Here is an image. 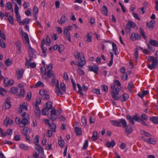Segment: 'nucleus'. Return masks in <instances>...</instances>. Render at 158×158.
I'll return each mask as SVG.
<instances>
[{
  "label": "nucleus",
  "mask_w": 158,
  "mask_h": 158,
  "mask_svg": "<svg viewBox=\"0 0 158 158\" xmlns=\"http://www.w3.org/2000/svg\"><path fill=\"white\" fill-rule=\"evenodd\" d=\"M110 122L112 125L118 127H121L123 128H125L127 126V122L123 118H120L118 121L111 120Z\"/></svg>",
  "instance_id": "nucleus-4"
},
{
  "label": "nucleus",
  "mask_w": 158,
  "mask_h": 158,
  "mask_svg": "<svg viewBox=\"0 0 158 158\" xmlns=\"http://www.w3.org/2000/svg\"><path fill=\"white\" fill-rule=\"evenodd\" d=\"M149 120L155 124H158V117L157 116L150 117Z\"/></svg>",
  "instance_id": "nucleus-25"
},
{
  "label": "nucleus",
  "mask_w": 158,
  "mask_h": 158,
  "mask_svg": "<svg viewBox=\"0 0 158 158\" xmlns=\"http://www.w3.org/2000/svg\"><path fill=\"white\" fill-rule=\"evenodd\" d=\"M75 130L77 135H80L82 134V131L80 128L76 127L75 128Z\"/></svg>",
  "instance_id": "nucleus-32"
},
{
  "label": "nucleus",
  "mask_w": 158,
  "mask_h": 158,
  "mask_svg": "<svg viewBox=\"0 0 158 158\" xmlns=\"http://www.w3.org/2000/svg\"><path fill=\"white\" fill-rule=\"evenodd\" d=\"M35 86L36 87H43L44 85V84L42 82L40 81H39L35 84Z\"/></svg>",
  "instance_id": "nucleus-50"
},
{
  "label": "nucleus",
  "mask_w": 158,
  "mask_h": 158,
  "mask_svg": "<svg viewBox=\"0 0 158 158\" xmlns=\"http://www.w3.org/2000/svg\"><path fill=\"white\" fill-rule=\"evenodd\" d=\"M8 19L10 23L12 25H13L14 21L13 17L11 15L9 16Z\"/></svg>",
  "instance_id": "nucleus-49"
},
{
  "label": "nucleus",
  "mask_w": 158,
  "mask_h": 158,
  "mask_svg": "<svg viewBox=\"0 0 158 158\" xmlns=\"http://www.w3.org/2000/svg\"><path fill=\"white\" fill-rule=\"evenodd\" d=\"M52 102L50 101H48L46 103V108L48 110H49L52 108Z\"/></svg>",
  "instance_id": "nucleus-29"
},
{
  "label": "nucleus",
  "mask_w": 158,
  "mask_h": 158,
  "mask_svg": "<svg viewBox=\"0 0 158 158\" xmlns=\"http://www.w3.org/2000/svg\"><path fill=\"white\" fill-rule=\"evenodd\" d=\"M6 64L8 66H10L12 64V62L10 59L9 58L7 59L5 62Z\"/></svg>",
  "instance_id": "nucleus-46"
},
{
  "label": "nucleus",
  "mask_w": 158,
  "mask_h": 158,
  "mask_svg": "<svg viewBox=\"0 0 158 158\" xmlns=\"http://www.w3.org/2000/svg\"><path fill=\"white\" fill-rule=\"evenodd\" d=\"M125 130V133L127 135H129L131 134L133 131V127L130 124L127 125Z\"/></svg>",
  "instance_id": "nucleus-14"
},
{
  "label": "nucleus",
  "mask_w": 158,
  "mask_h": 158,
  "mask_svg": "<svg viewBox=\"0 0 158 158\" xmlns=\"http://www.w3.org/2000/svg\"><path fill=\"white\" fill-rule=\"evenodd\" d=\"M58 50L60 52H62L64 49V46L63 45H60L58 46Z\"/></svg>",
  "instance_id": "nucleus-58"
},
{
  "label": "nucleus",
  "mask_w": 158,
  "mask_h": 158,
  "mask_svg": "<svg viewBox=\"0 0 158 158\" xmlns=\"http://www.w3.org/2000/svg\"><path fill=\"white\" fill-rule=\"evenodd\" d=\"M47 91L43 89L40 90L39 92V93L41 95L44 96V99L49 100L50 98V97L49 94H47Z\"/></svg>",
  "instance_id": "nucleus-8"
},
{
  "label": "nucleus",
  "mask_w": 158,
  "mask_h": 158,
  "mask_svg": "<svg viewBox=\"0 0 158 158\" xmlns=\"http://www.w3.org/2000/svg\"><path fill=\"white\" fill-rule=\"evenodd\" d=\"M113 91L111 92L112 98L116 100H118L119 99V97Z\"/></svg>",
  "instance_id": "nucleus-36"
},
{
  "label": "nucleus",
  "mask_w": 158,
  "mask_h": 158,
  "mask_svg": "<svg viewBox=\"0 0 158 158\" xmlns=\"http://www.w3.org/2000/svg\"><path fill=\"white\" fill-rule=\"evenodd\" d=\"M134 87V86L133 85V82L132 81H130L128 85L127 88L128 89H131V88Z\"/></svg>",
  "instance_id": "nucleus-61"
},
{
  "label": "nucleus",
  "mask_w": 158,
  "mask_h": 158,
  "mask_svg": "<svg viewBox=\"0 0 158 158\" xmlns=\"http://www.w3.org/2000/svg\"><path fill=\"white\" fill-rule=\"evenodd\" d=\"M13 121L12 120L10 119L9 118H6L5 120L4 121L5 125L7 127L8 125H11L12 124Z\"/></svg>",
  "instance_id": "nucleus-23"
},
{
  "label": "nucleus",
  "mask_w": 158,
  "mask_h": 158,
  "mask_svg": "<svg viewBox=\"0 0 158 158\" xmlns=\"http://www.w3.org/2000/svg\"><path fill=\"white\" fill-rule=\"evenodd\" d=\"M22 35L23 38L24 39L27 43L29 44L30 42L28 34L27 33L24 32L22 34Z\"/></svg>",
  "instance_id": "nucleus-26"
},
{
  "label": "nucleus",
  "mask_w": 158,
  "mask_h": 158,
  "mask_svg": "<svg viewBox=\"0 0 158 158\" xmlns=\"http://www.w3.org/2000/svg\"><path fill=\"white\" fill-rule=\"evenodd\" d=\"M53 65L50 63L46 66V68L44 66H42L40 68L41 73L42 74V77L45 80H47L49 78L55 77L54 72L52 71Z\"/></svg>",
  "instance_id": "nucleus-1"
},
{
  "label": "nucleus",
  "mask_w": 158,
  "mask_h": 158,
  "mask_svg": "<svg viewBox=\"0 0 158 158\" xmlns=\"http://www.w3.org/2000/svg\"><path fill=\"white\" fill-rule=\"evenodd\" d=\"M48 110H47L46 109L44 108L42 110V114L44 115H47L48 114Z\"/></svg>",
  "instance_id": "nucleus-48"
},
{
  "label": "nucleus",
  "mask_w": 158,
  "mask_h": 158,
  "mask_svg": "<svg viewBox=\"0 0 158 158\" xmlns=\"http://www.w3.org/2000/svg\"><path fill=\"white\" fill-rule=\"evenodd\" d=\"M144 141L148 144H154L156 143V141L154 139L152 138H149L148 139H145Z\"/></svg>",
  "instance_id": "nucleus-20"
},
{
  "label": "nucleus",
  "mask_w": 158,
  "mask_h": 158,
  "mask_svg": "<svg viewBox=\"0 0 158 158\" xmlns=\"http://www.w3.org/2000/svg\"><path fill=\"white\" fill-rule=\"evenodd\" d=\"M30 19L28 18H26L21 21L20 24L21 25H24L25 24H28L29 22Z\"/></svg>",
  "instance_id": "nucleus-34"
},
{
  "label": "nucleus",
  "mask_w": 158,
  "mask_h": 158,
  "mask_svg": "<svg viewBox=\"0 0 158 158\" xmlns=\"http://www.w3.org/2000/svg\"><path fill=\"white\" fill-rule=\"evenodd\" d=\"M35 148L36 151H37L39 153L44 154V149L41 145L36 144L35 145Z\"/></svg>",
  "instance_id": "nucleus-16"
},
{
  "label": "nucleus",
  "mask_w": 158,
  "mask_h": 158,
  "mask_svg": "<svg viewBox=\"0 0 158 158\" xmlns=\"http://www.w3.org/2000/svg\"><path fill=\"white\" fill-rule=\"evenodd\" d=\"M155 23L154 20H151L149 23L148 22L147 23V25L150 29L152 30L154 27V23Z\"/></svg>",
  "instance_id": "nucleus-19"
},
{
  "label": "nucleus",
  "mask_w": 158,
  "mask_h": 158,
  "mask_svg": "<svg viewBox=\"0 0 158 158\" xmlns=\"http://www.w3.org/2000/svg\"><path fill=\"white\" fill-rule=\"evenodd\" d=\"M122 79L124 80L125 81L127 80V73H124L123 74L122 76Z\"/></svg>",
  "instance_id": "nucleus-55"
},
{
  "label": "nucleus",
  "mask_w": 158,
  "mask_h": 158,
  "mask_svg": "<svg viewBox=\"0 0 158 158\" xmlns=\"http://www.w3.org/2000/svg\"><path fill=\"white\" fill-rule=\"evenodd\" d=\"M58 144L60 146L63 147L64 144V141L61 138L60 139L58 140Z\"/></svg>",
  "instance_id": "nucleus-47"
},
{
  "label": "nucleus",
  "mask_w": 158,
  "mask_h": 158,
  "mask_svg": "<svg viewBox=\"0 0 158 158\" xmlns=\"http://www.w3.org/2000/svg\"><path fill=\"white\" fill-rule=\"evenodd\" d=\"M50 128L54 132H56V127L55 124L54 123L50 124L49 126Z\"/></svg>",
  "instance_id": "nucleus-45"
},
{
  "label": "nucleus",
  "mask_w": 158,
  "mask_h": 158,
  "mask_svg": "<svg viewBox=\"0 0 158 158\" xmlns=\"http://www.w3.org/2000/svg\"><path fill=\"white\" fill-rule=\"evenodd\" d=\"M0 46L2 48H6L5 43L2 40H0Z\"/></svg>",
  "instance_id": "nucleus-54"
},
{
  "label": "nucleus",
  "mask_w": 158,
  "mask_h": 158,
  "mask_svg": "<svg viewBox=\"0 0 158 158\" xmlns=\"http://www.w3.org/2000/svg\"><path fill=\"white\" fill-rule=\"evenodd\" d=\"M20 94H19L18 96L21 98H23L24 97L25 92L23 88H20L19 89Z\"/></svg>",
  "instance_id": "nucleus-31"
},
{
  "label": "nucleus",
  "mask_w": 158,
  "mask_h": 158,
  "mask_svg": "<svg viewBox=\"0 0 158 158\" xmlns=\"http://www.w3.org/2000/svg\"><path fill=\"white\" fill-rule=\"evenodd\" d=\"M63 34L66 38L70 42H71L70 32L68 31V29H64L63 31Z\"/></svg>",
  "instance_id": "nucleus-12"
},
{
  "label": "nucleus",
  "mask_w": 158,
  "mask_h": 158,
  "mask_svg": "<svg viewBox=\"0 0 158 158\" xmlns=\"http://www.w3.org/2000/svg\"><path fill=\"white\" fill-rule=\"evenodd\" d=\"M141 37L138 33H132L130 37L131 40L132 41H134L140 39Z\"/></svg>",
  "instance_id": "nucleus-11"
},
{
  "label": "nucleus",
  "mask_w": 158,
  "mask_h": 158,
  "mask_svg": "<svg viewBox=\"0 0 158 158\" xmlns=\"http://www.w3.org/2000/svg\"><path fill=\"white\" fill-rule=\"evenodd\" d=\"M132 117L133 118V119L134 120H135V121H137L138 122H140V119L138 116V114L137 113H136L135 115H133L132 116Z\"/></svg>",
  "instance_id": "nucleus-40"
},
{
  "label": "nucleus",
  "mask_w": 158,
  "mask_h": 158,
  "mask_svg": "<svg viewBox=\"0 0 158 158\" xmlns=\"http://www.w3.org/2000/svg\"><path fill=\"white\" fill-rule=\"evenodd\" d=\"M17 74V77L18 79H19L22 78L24 73V71L23 69H21L17 70L16 72Z\"/></svg>",
  "instance_id": "nucleus-15"
},
{
  "label": "nucleus",
  "mask_w": 158,
  "mask_h": 158,
  "mask_svg": "<svg viewBox=\"0 0 158 158\" xmlns=\"http://www.w3.org/2000/svg\"><path fill=\"white\" fill-rule=\"evenodd\" d=\"M127 119L129 121V123L132 124V125H134L135 122L134 121L133 117L127 114L126 116Z\"/></svg>",
  "instance_id": "nucleus-22"
},
{
  "label": "nucleus",
  "mask_w": 158,
  "mask_h": 158,
  "mask_svg": "<svg viewBox=\"0 0 158 158\" xmlns=\"http://www.w3.org/2000/svg\"><path fill=\"white\" fill-rule=\"evenodd\" d=\"M16 123L21 127H24L29 124L30 122L27 118H23L21 120L20 118L16 117L15 119Z\"/></svg>",
  "instance_id": "nucleus-5"
},
{
  "label": "nucleus",
  "mask_w": 158,
  "mask_h": 158,
  "mask_svg": "<svg viewBox=\"0 0 158 158\" xmlns=\"http://www.w3.org/2000/svg\"><path fill=\"white\" fill-rule=\"evenodd\" d=\"M87 118L85 116H82L81 118V121L83 124V126L85 127L87 125Z\"/></svg>",
  "instance_id": "nucleus-35"
},
{
  "label": "nucleus",
  "mask_w": 158,
  "mask_h": 158,
  "mask_svg": "<svg viewBox=\"0 0 158 158\" xmlns=\"http://www.w3.org/2000/svg\"><path fill=\"white\" fill-rule=\"evenodd\" d=\"M88 146V140H85L82 147V149L85 150L87 149Z\"/></svg>",
  "instance_id": "nucleus-42"
},
{
  "label": "nucleus",
  "mask_w": 158,
  "mask_h": 158,
  "mask_svg": "<svg viewBox=\"0 0 158 158\" xmlns=\"http://www.w3.org/2000/svg\"><path fill=\"white\" fill-rule=\"evenodd\" d=\"M98 139L97 133L96 131L94 132L93 136H92V139L94 141Z\"/></svg>",
  "instance_id": "nucleus-44"
},
{
  "label": "nucleus",
  "mask_w": 158,
  "mask_h": 158,
  "mask_svg": "<svg viewBox=\"0 0 158 158\" xmlns=\"http://www.w3.org/2000/svg\"><path fill=\"white\" fill-rule=\"evenodd\" d=\"M67 19L65 15L62 16L60 18V20H58L57 22L58 23L62 25L64 23L67 21Z\"/></svg>",
  "instance_id": "nucleus-18"
},
{
  "label": "nucleus",
  "mask_w": 158,
  "mask_h": 158,
  "mask_svg": "<svg viewBox=\"0 0 158 158\" xmlns=\"http://www.w3.org/2000/svg\"><path fill=\"white\" fill-rule=\"evenodd\" d=\"M27 105V103L25 102H23L22 104L20 105L19 106L20 110L19 111V113H22L25 110H28Z\"/></svg>",
  "instance_id": "nucleus-10"
},
{
  "label": "nucleus",
  "mask_w": 158,
  "mask_h": 158,
  "mask_svg": "<svg viewBox=\"0 0 158 158\" xmlns=\"http://www.w3.org/2000/svg\"><path fill=\"white\" fill-rule=\"evenodd\" d=\"M24 127V128L23 129V135L28 134V128L27 127Z\"/></svg>",
  "instance_id": "nucleus-59"
},
{
  "label": "nucleus",
  "mask_w": 158,
  "mask_h": 158,
  "mask_svg": "<svg viewBox=\"0 0 158 158\" xmlns=\"http://www.w3.org/2000/svg\"><path fill=\"white\" fill-rule=\"evenodd\" d=\"M77 72L78 73L81 75H82L84 74V73L83 71L80 68H77Z\"/></svg>",
  "instance_id": "nucleus-51"
},
{
  "label": "nucleus",
  "mask_w": 158,
  "mask_h": 158,
  "mask_svg": "<svg viewBox=\"0 0 158 158\" xmlns=\"http://www.w3.org/2000/svg\"><path fill=\"white\" fill-rule=\"evenodd\" d=\"M140 132L142 135H144L146 137H149L152 136V135L149 133L144 130L141 131Z\"/></svg>",
  "instance_id": "nucleus-30"
},
{
  "label": "nucleus",
  "mask_w": 158,
  "mask_h": 158,
  "mask_svg": "<svg viewBox=\"0 0 158 158\" xmlns=\"http://www.w3.org/2000/svg\"><path fill=\"white\" fill-rule=\"evenodd\" d=\"M18 90V89L17 87H13L11 88L10 92L14 94L16 93Z\"/></svg>",
  "instance_id": "nucleus-60"
},
{
  "label": "nucleus",
  "mask_w": 158,
  "mask_h": 158,
  "mask_svg": "<svg viewBox=\"0 0 158 158\" xmlns=\"http://www.w3.org/2000/svg\"><path fill=\"white\" fill-rule=\"evenodd\" d=\"M39 138L40 137L38 135H36L35 136V138L33 140H34V144H35V145L36 144H38V143H39Z\"/></svg>",
  "instance_id": "nucleus-37"
},
{
  "label": "nucleus",
  "mask_w": 158,
  "mask_h": 158,
  "mask_svg": "<svg viewBox=\"0 0 158 158\" xmlns=\"http://www.w3.org/2000/svg\"><path fill=\"white\" fill-rule=\"evenodd\" d=\"M6 7L10 10L12 9V5L11 3L10 2H8L6 4Z\"/></svg>",
  "instance_id": "nucleus-52"
},
{
  "label": "nucleus",
  "mask_w": 158,
  "mask_h": 158,
  "mask_svg": "<svg viewBox=\"0 0 158 158\" xmlns=\"http://www.w3.org/2000/svg\"><path fill=\"white\" fill-rule=\"evenodd\" d=\"M46 44L47 45L49 46L50 43H51V40L50 38L48 35H47L46 38Z\"/></svg>",
  "instance_id": "nucleus-57"
},
{
  "label": "nucleus",
  "mask_w": 158,
  "mask_h": 158,
  "mask_svg": "<svg viewBox=\"0 0 158 158\" xmlns=\"http://www.w3.org/2000/svg\"><path fill=\"white\" fill-rule=\"evenodd\" d=\"M132 15H133V16L135 19H136L138 20H140V19L139 17V15L136 13H133Z\"/></svg>",
  "instance_id": "nucleus-62"
},
{
  "label": "nucleus",
  "mask_w": 158,
  "mask_h": 158,
  "mask_svg": "<svg viewBox=\"0 0 158 158\" xmlns=\"http://www.w3.org/2000/svg\"><path fill=\"white\" fill-rule=\"evenodd\" d=\"M149 43L152 46L158 47V41L156 40L151 39L149 41Z\"/></svg>",
  "instance_id": "nucleus-28"
},
{
  "label": "nucleus",
  "mask_w": 158,
  "mask_h": 158,
  "mask_svg": "<svg viewBox=\"0 0 158 158\" xmlns=\"http://www.w3.org/2000/svg\"><path fill=\"white\" fill-rule=\"evenodd\" d=\"M4 83L6 86H8L12 85L14 83V81L12 79L9 80L8 78H6L4 79Z\"/></svg>",
  "instance_id": "nucleus-9"
},
{
  "label": "nucleus",
  "mask_w": 158,
  "mask_h": 158,
  "mask_svg": "<svg viewBox=\"0 0 158 158\" xmlns=\"http://www.w3.org/2000/svg\"><path fill=\"white\" fill-rule=\"evenodd\" d=\"M102 13L104 15L107 16L108 15V10L106 6H103L101 8Z\"/></svg>",
  "instance_id": "nucleus-21"
},
{
  "label": "nucleus",
  "mask_w": 158,
  "mask_h": 158,
  "mask_svg": "<svg viewBox=\"0 0 158 158\" xmlns=\"http://www.w3.org/2000/svg\"><path fill=\"white\" fill-rule=\"evenodd\" d=\"M60 88L63 91H65L66 87H65V84L64 83H61L60 84Z\"/></svg>",
  "instance_id": "nucleus-56"
},
{
  "label": "nucleus",
  "mask_w": 158,
  "mask_h": 158,
  "mask_svg": "<svg viewBox=\"0 0 158 158\" xmlns=\"http://www.w3.org/2000/svg\"><path fill=\"white\" fill-rule=\"evenodd\" d=\"M99 69L98 65H94L92 66H89L88 70L89 71L93 72L94 73L98 74Z\"/></svg>",
  "instance_id": "nucleus-6"
},
{
  "label": "nucleus",
  "mask_w": 158,
  "mask_h": 158,
  "mask_svg": "<svg viewBox=\"0 0 158 158\" xmlns=\"http://www.w3.org/2000/svg\"><path fill=\"white\" fill-rule=\"evenodd\" d=\"M155 55L156 57L152 56H150L147 57L148 60L149 62H152L151 64H148V68L151 70L156 69L158 64V60L157 58L158 57V51L156 52Z\"/></svg>",
  "instance_id": "nucleus-3"
},
{
  "label": "nucleus",
  "mask_w": 158,
  "mask_h": 158,
  "mask_svg": "<svg viewBox=\"0 0 158 158\" xmlns=\"http://www.w3.org/2000/svg\"><path fill=\"white\" fill-rule=\"evenodd\" d=\"M135 26V23L131 21H128V23L126 25L125 30H128L130 32L131 27H134Z\"/></svg>",
  "instance_id": "nucleus-13"
},
{
  "label": "nucleus",
  "mask_w": 158,
  "mask_h": 158,
  "mask_svg": "<svg viewBox=\"0 0 158 158\" xmlns=\"http://www.w3.org/2000/svg\"><path fill=\"white\" fill-rule=\"evenodd\" d=\"M123 100L122 102H125L127 101L129 98L128 95L126 93H124L123 95Z\"/></svg>",
  "instance_id": "nucleus-39"
},
{
  "label": "nucleus",
  "mask_w": 158,
  "mask_h": 158,
  "mask_svg": "<svg viewBox=\"0 0 158 158\" xmlns=\"http://www.w3.org/2000/svg\"><path fill=\"white\" fill-rule=\"evenodd\" d=\"M34 51L33 49L29 45V59H27L26 64H29L30 62L33 59V52Z\"/></svg>",
  "instance_id": "nucleus-7"
},
{
  "label": "nucleus",
  "mask_w": 158,
  "mask_h": 158,
  "mask_svg": "<svg viewBox=\"0 0 158 158\" xmlns=\"http://www.w3.org/2000/svg\"><path fill=\"white\" fill-rule=\"evenodd\" d=\"M112 50L114 52V54L116 55L118 54V51L116 45L114 43H112Z\"/></svg>",
  "instance_id": "nucleus-24"
},
{
  "label": "nucleus",
  "mask_w": 158,
  "mask_h": 158,
  "mask_svg": "<svg viewBox=\"0 0 158 158\" xmlns=\"http://www.w3.org/2000/svg\"><path fill=\"white\" fill-rule=\"evenodd\" d=\"M50 118L52 121L55 120L58 118L57 116L56 115H54L53 114H51Z\"/></svg>",
  "instance_id": "nucleus-64"
},
{
  "label": "nucleus",
  "mask_w": 158,
  "mask_h": 158,
  "mask_svg": "<svg viewBox=\"0 0 158 158\" xmlns=\"http://www.w3.org/2000/svg\"><path fill=\"white\" fill-rule=\"evenodd\" d=\"M101 88L102 90L105 92H107L108 91L107 86L106 85H102L101 86Z\"/></svg>",
  "instance_id": "nucleus-53"
},
{
  "label": "nucleus",
  "mask_w": 158,
  "mask_h": 158,
  "mask_svg": "<svg viewBox=\"0 0 158 158\" xmlns=\"http://www.w3.org/2000/svg\"><path fill=\"white\" fill-rule=\"evenodd\" d=\"M56 93L58 96H60L63 94L60 91L58 85L56 87Z\"/></svg>",
  "instance_id": "nucleus-33"
},
{
  "label": "nucleus",
  "mask_w": 158,
  "mask_h": 158,
  "mask_svg": "<svg viewBox=\"0 0 158 158\" xmlns=\"http://www.w3.org/2000/svg\"><path fill=\"white\" fill-rule=\"evenodd\" d=\"M17 48V53L20 54L21 53V49L22 46V45L21 44V42L19 41H18L15 43Z\"/></svg>",
  "instance_id": "nucleus-17"
},
{
  "label": "nucleus",
  "mask_w": 158,
  "mask_h": 158,
  "mask_svg": "<svg viewBox=\"0 0 158 158\" xmlns=\"http://www.w3.org/2000/svg\"><path fill=\"white\" fill-rule=\"evenodd\" d=\"M77 85L78 89V93L81 95L83 96L84 95V94L82 92V89L80 85L79 84H77Z\"/></svg>",
  "instance_id": "nucleus-38"
},
{
  "label": "nucleus",
  "mask_w": 158,
  "mask_h": 158,
  "mask_svg": "<svg viewBox=\"0 0 158 158\" xmlns=\"http://www.w3.org/2000/svg\"><path fill=\"white\" fill-rule=\"evenodd\" d=\"M93 91L94 93L97 94H101L100 90L98 89H94L93 90Z\"/></svg>",
  "instance_id": "nucleus-63"
},
{
  "label": "nucleus",
  "mask_w": 158,
  "mask_h": 158,
  "mask_svg": "<svg viewBox=\"0 0 158 158\" xmlns=\"http://www.w3.org/2000/svg\"><path fill=\"white\" fill-rule=\"evenodd\" d=\"M74 56L75 59H77L78 58H79L78 61V64H77V62L74 61H73L71 62L75 65H77L78 67H82L86 63L85 58L83 53L76 51L74 53Z\"/></svg>",
  "instance_id": "nucleus-2"
},
{
  "label": "nucleus",
  "mask_w": 158,
  "mask_h": 158,
  "mask_svg": "<svg viewBox=\"0 0 158 158\" xmlns=\"http://www.w3.org/2000/svg\"><path fill=\"white\" fill-rule=\"evenodd\" d=\"M116 143L114 140H112L110 142H107L106 143V146L107 147H113L115 145Z\"/></svg>",
  "instance_id": "nucleus-27"
},
{
  "label": "nucleus",
  "mask_w": 158,
  "mask_h": 158,
  "mask_svg": "<svg viewBox=\"0 0 158 158\" xmlns=\"http://www.w3.org/2000/svg\"><path fill=\"white\" fill-rule=\"evenodd\" d=\"M19 147L21 149L25 150H27L28 149V147L24 144H20Z\"/></svg>",
  "instance_id": "nucleus-41"
},
{
  "label": "nucleus",
  "mask_w": 158,
  "mask_h": 158,
  "mask_svg": "<svg viewBox=\"0 0 158 158\" xmlns=\"http://www.w3.org/2000/svg\"><path fill=\"white\" fill-rule=\"evenodd\" d=\"M15 16L17 21L19 23L21 22V16L19 13H15Z\"/></svg>",
  "instance_id": "nucleus-43"
}]
</instances>
